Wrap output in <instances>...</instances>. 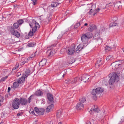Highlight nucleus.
<instances>
[{
  "instance_id": "cd10ccee",
  "label": "nucleus",
  "mask_w": 124,
  "mask_h": 124,
  "mask_svg": "<svg viewBox=\"0 0 124 124\" xmlns=\"http://www.w3.org/2000/svg\"><path fill=\"white\" fill-rule=\"evenodd\" d=\"M85 34L88 39L92 38L93 37L92 33L89 32H87Z\"/></svg>"
},
{
  "instance_id": "423d86ee",
  "label": "nucleus",
  "mask_w": 124,
  "mask_h": 124,
  "mask_svg": "<svg viewBox=\"0 0 124 124\" xmlns=\"http://www.w3.org/2000/svg\"><path fill=\"white\" fill-rule=\"evenodd\" d=\"M75 46L74 45H72L69 48L68 50V54L70 55H72L74 53Z\"/></svg>"
},
{
  "instance_id": "a878e982",
  "label": "nucleus",
  "mask_w": 124,
  "mask_h": 124,
  "mask_svg": "<svg viewBox=\"0 0 124 124\" xmlns=\"http://www.w3.org/2000/svg\"><path fill=\"white\" fill-rule=\"evenodd\" d=\"M106 60L108 61H113L114 58L112 55H109L107 56L106 58Z\"/></svg>"
},
{
  "instance_id": "6e6d98bb",
  "label": "nucleus",
  "mask_w": 124,
  "mask_h": 124,
  "mask_svg": "<svg viewBox=\"0 0 124 124\" xmlns=\"http://www.w3.org/2000/svg\"><path fill=\"white\" fill-rule=\"evenodd\" d=\"M95 122L96 121H95V120L93 119H92L91 121V122H93V124H95Z\"/></svg>"
},
{
  "instance_id": "f03ea898",
  "label": "nucleus",
  "mask_w": 124,
  "mask_h": 124,
  "mask_svg": "<svg viewBox=\"0 0 124 124\" xmlns=\"http://www.w3.org/2000/svg\"><path fill=\"white\" fill-rule=\"evenodd\" d=\"M104 89L101 87L97 88L95 89H93L91 92V94L95 98L99 97L100 94L103 92Z\"/></svg>"
},
{
  "instance_id": "13d9d810",
  "label": "nucleus",
  "mask_w": 124,
  "mask_h": 124,
  "mask_svg": "<svg viewBox=\"0 0 124 124\" xmlns=\"http://www.w3.org/2000/svg\"><path fill=\"white\" fill-rule=\"evenodd\" d=\"M22 113L20 112L18 113L17 114V115L18 116H21L22 115Z\"/></svg>"
},
{
  "instance_id": "6ab92c4d",
  "label": "nucleus",
  "mask_w": 124,
  "mask_h": 124,
  "mask_svg": "<svg viewBox=\"0 0 124 124\" xmlns=\"http://www.w3.org/2000/svg\"><path fill=\"white\" fill-rule=\"evenodd\" d=\"M84 48L83 46L81 44H79L77 47L76 49V52L78 53Z\"/></svg>"
},
{
  "instance_id": "49530a36",
  "label": "nucleus",
  "mask_w": 124,
  "mask_h": 124,
  "mask_svg": "<svg viewBox=\"0 0 124 124\" xmlns=\"http://www.w3.org/2000/svg\"><path fill=\"white\" fill-rule=\"evenodd\" d=\"M18 22V24L19 25L21 24H22L23 22V20L22 19H20L19 20H18L17 21Z\"/></svg>"
},
{
  "instance_id": "37998d69",
  "label": "nucleus",
  "mask_w": 124,
  "mask_h": 124,
  "mask_svg": "<svg viewBox=\"0 0 124 124\" xmlns=\"http://www.w3.org/2000/svg\"><path fill=\"white\" fill-rule=\"evenodd\" d=\"M97 41L98 42V43L100 44L102 43V41L101 39L100 38H98L97 40Z\"/></svg>"
},
{
  "instance_id": "603ef678",
  "label": "nucleus",
  "mask_w": 124,
  "mask_h": 124,
  "mask_svg": "<svg viewBox=\"0 0 124 124\" xmlns=\"http://www.w3.org/2000/svg\"><path fill=\"white\" fill-rule=\"evenodd\" d=\"M4 99L3 97L2 96H0V101H1L2 102L3 101Z\"/></svg>"
},
{
  "instance_id": "052dcab7",
  "label": "nucleus",
  "mask_w": 124,
  "mask_h": 124,
  "mask_svg": "<svg viewBox=\"0 0 124 124\" xmlns=\"http://www.w3.org/2000/svg\"><path fill=\"white\" fill-rule=\"evenodd\" d=\"M9 94H6V95H5V98H7L8 96H9Z\"/></svg>"
},
{
  "instance_id": "0e129e2a",
  "label": "nucleus",
  "mask_w": 124,
  "mask_h": 124,
  "mask_svg": "<svg viewBox=\"0 0 124 124\" xmlns=\"http://www.w3.org/2000/svg\"><path fill=\"white\" fill-rule=\"evenodd\" d=\"M62 2H60V1H59L57 3V4L58 5L59 4L61 3Z\"/></svg>"
},
{
  "instance_id": "c03bdc74",
  "label": "nucleus",
  "mask_w": 124,
  "mask_h": 124,
  "mask_svg": "<svg viewBox=\"0 0 124 124\" xmlns=\"http://www.w3.org/2000/svg\"><path fill=\"white\" fill-rule=\"evenodd\" d=\"M76 59H72L70 61L69 63L70 64H72L73 63H74L76 61Z\"/></svg>"
},
{
  "instance_id": "4c0bfd02",
  "label": "nucleus",
  "mask_w": 124,
  "mask_h": 124,
  "mask_svg": "<svg viewBox=\"0 0 124 124\" xmlns=\"http://www.w3.org/2000/svg\"><path fill=\"white\" fill-rule=\"evenodd\" d=\"M112 49V47H109L108 46H106L105 47V50L106 51H108L111 50Z\"/></svg>"
},
{
  "instance_id": "4d7b16f0",
  "label": "nucleus",
  "mask_w": 124,
  "mask_h": 124,
  "mask_svg": "<svg viewBox=\"0 0 124 124\" xmlns=\"http://www.w3.org/2000/svg\"><path fill=\"white\" fill-rule=\"evenodd\" d=\"M31 96H30V97L29 98H28V100H28V102H29V103H30V102L31 101V100H31Z\"/></svg>"
},
{
  "instance_id": "338daca9",
  "label": "nucleus",
  "mask_w": 124,
  "mask_h": 124,
  "mask_svg": "<svg viewBox=\"0 0 124 124\" xmlns=\"http://www.w3.org/2000/svg\"><path fill=\"white\" fill-rule=\"evenodd\" d=\"M87 25H88V24L86 23H85L84 25V26H87Z\"/></svg>"
},
{
  "instance_id": "09e8293b",
  "label": "nucleus",
  "mask_w": 124,
  "mask_h": 124,
  "mask_svg": "<svg viewBox=\"0 0 124 124\" xmlns=\"http://www.w3.org/2000/svg\"><path fill=\"white\" fill-rule=\"evenodd\" d=\"M111 4H110V3L109 4H107L106 5V6H105V8H107L108 7L110 8L112 6H111Z\"/></svg>"
},
{
  "instance_id": "e2e57ef3",
  "label": "nucleus",
  "mask_w": 124,
  "mask_h": 124,
  "mask_svg": "<svg viewBox=\"0 0 124 124\" xmlns=\"http://www.w3.org/2000/svg\"><path fill=\"white\" fill-rule=\"evenodd\" d=\"M11 88L10 87H8V92H9Z\"/></svg>"
},
{
  "instance_id": "9b49d317",
  "label": "nucleus",
  "mask_w": 124,
  "mask_h": 124,
  "mask_svg": "<svg viewBox=\"0 0 124 124\" xmlns=\"http://www.w3.org/2000/svg\"><path fill=\"white\" fill-rule=\"evenodd\" d=\"M89 79V76L87 75H83L80 78H79L80 80L81 81L84 82L86 81Z\"/></svg>"
},
{
  "instance_id": "412c9836",
  "label": "nucleus",
  "mask_w": 124,
  "mask_h": 124,
  "mask_svg": "<svg viewBox=\"0 0 124 124\" xmlns=\"http://www.w3.org/2000/svg\"><path fill=\"white\" fill-rule=\"evenodd\" d=\"M46 62V60L45 59H43L39 62V66L42 67L45 65Z\"/></svg>"
},
{
  "instance_id": "1a4fd4ad",
  "label": "nucleus",
  "mask_w": 124,
  "mask_h": 124,
  "mask_svg": "<svg viewBox=\"0 0 124 124\" xmlns=\"http://www.w3.org/2000/svg\"><path fill=\"white\" fill-rule=\"evenodd\" d=\"M110 4H111V6H113L114 5V7L116 8H118L121 5V2L120 1H118L115 3L112 2H110Z\"/></svg>"
},
{
  "instance_id": "b1692460",
  "label": "nucleus",
  "mask_w": 124,
  "mask_h": 124,
  "mask_svg": "<svg viewBox=\"0 0 124 124\" xmlns=\"http://www.w3.org/2000/svg\"><path fill=\"white\" fill-rule=\"evenodd\" d=\"M45 109L43 108H39L38 113L39 115H42L44 114Z\"/></svg>"
},
{
  "instance_id": "79ce46f5",
  "label": "nucleus",
  "mask_w": 124,
  "mask_h": 124,
  "mask_svg": "<svg viewBox=\"0 0 124 124\" xmlns=\"http://www.w3.org/2000/svg\"><path fill=\"white\" fill-rule=\"evenodd\" d=\"M81 22L77 23L74 26V28H77L80 25H81Z\"/></svg>"
},
{
  "instance_id": "0eeeda50",
  "label": "nucleus",
  "mask_w": 124,
  "mask_h": 124,
  "mask_svg": "<svg viewBox=\"0 0 124 124\" xmlns=\"http://www.w3.org/2000/svg\"><path fill=\"white\" fill-rule=\"evenodd\" d=\"M19 101L20 104L22 105H27L28 102L27 100L24 98H20L19 99Z\"/></svg>"
},
{
  "instance_id": "ddd939ff",
  "label": "nucleus",
  "mask_w": 124,
  "mask_h": 124,
  "mask_svg": "<svg viewBox=\"0 0 124 124\" xmlns=\"http://www.w3.org/2000/svg\"><path fill=\"white\" fill-rule=\"evenodd\" d=\"M76 106L77 109L78 110L82 109L84 108V104L80 102L78 103L76 105Z\"/></svg>"
},
{
  "instance_id": "a211bd4d",
  "label": "nucleus",
  "mask_w": 124,
  "mask_h": 124,
  "mask_svg": "<svg viewBox=\"0 0 124 124\" xmlns=\"http://www.w3.org/2000/svg\"><path fill=\"white\" fill-rule=\"evenodd\" d=\"M52 17V15L50 14L44 20V22L48 23H49Z\"/></svg>"
},
{
  "instance_id": "f257e3e1",
  "label": "nucleus",
  "mask_w": 124,
  "mask_h": 124,
  "mask_svg": "<svg viewBox=\"0 0 124 124\" xmlns=\"http://www.w3.org/2000/svg\"><path fill=\"white\" fill-rule=\"evenodd\" d=\"M109 77H110L109 81V83L110 85H112L115 82H117L119 80L118 76L115 73L113 72L111 73L109 75Z\"/></svg>"
},
{
  "instance_id": "3c124183",
  "label": "nucleus",
  "mask_w": 124,
  "mask_h": 124,
  "mask_svg": "<svg viewBox=\"0 0 124 124\" xmlns=\"http://www.w3.org/2000/svg\"><path fill=\"white\" fill-rule=\"evenodd\" d=\"M32 3L34 5H35L36 4L37 0H32Z\"/></svg>"
},
{
  "instance_id": "dca6fc26",
  "label": "nucleus",
  "mask_w": 124,
  "mask_h": 124,
  "mask_svg": "<svg viewBox=\"0 0 124 124\" xmlns=\"http://www.w3.org/2000/svg\"><path fill=\"white\" fill-rule=\"evenodd\" d=\"M47 96L48 100L50 101L51 102L53 100V96L52 94L50 93H48Z\"/></svg>"
},
{
  "instance_id": "bf43d9fd",
  "label": "nucleus",
  "mask_w": 124,
  "mask_h": 124,
  "mask_svg": "<svg viewBox=\"0 0 124 124\" xmlns=\"http://www.w3.org/2000/svg\"><path fill=\"white\" fill-rule=\"evenodd\" d=\"M86 124H92L91 122L89 121H88L86 122Z\"/></svg>"
},
{
  "instance_id": "58836bf2",
  "label": "nucleus",
  "mask_w": 124,
  "mask_h": 124,
  "mask_svg": "<svg viewBox=\"0 0 124 124\" xmlns=\"http://www.w3.org/2000/svg\"><path fill=\"white\" fill-rule=\"evenodd\" d=\"M100 10V9L99 8H98L97 9H96L95 10V11H94V12L93 13V16H94L95 15V14L96 13H97V12H99V11Z\"/></svg>"
},
{
  "instance_id": "c85d7f7f",
  "label": "nucleus",
  "mask_w": 124,
  "mask_h": 124,
  "mask_svg": "<svg viewBox=\"0 0 124 124\" xmlns=\"http://www.w3.org/2000/svg\"><path fill=\"white\" fill-rule=\"evenodd\" d=\"M19 84L18 83L17 81V82H14L13 84V86H12L11 87L13 88H17L19 86Z\"/></svg>"
},
{
  "instance_id": "a19ab883",
  "label": "nucleus",
  "mask_w": 124,
  "mask_h": 124,
  "mask_svg": "<svg viewBox=\"0 0 124 124\" xmlns=\"http://www.w3.org/2000/svg\"><path fill=\"white\" fill-rule=\"evenodd\" d=\"M57 2H54L52 3L51 5V7H56L57 5Z\"/></svg>"
},
{
  "instance_id": "8fccbe9b",
  "label": "nucleus",
  "mask_w": 124,
  "mask_h": 124,
  "mask_svg": "<svg viewBox=\"0 0 124 124\" xmlns=\"http://www.w3.org/2000/svg\"><path fill=\"white\" fill-rule=\"evenodd\" d=\"M93 10L92 9H91L90 11L88 12V13L89 14L91 15L92 13H93Z\"/></svg>"
},
{
  "instance_id": "de8ad7c7",
  "label": "nucleus",
  "mask_w": 124,
  "mask_h": 124,
  "mask_svg": "<svg viewBox=\"0 0 124 124\" xmlns=\"http://www.w3.org/2000/svg\"><path fill=\"white\" fill-rule=\"evenodd\" d=\"M34 111L35 112L37 113L38 114L39 112V108H38L36 107H35L34 108Z\"/></svg>"
},
{
  "instance_id": "4be33fe9",
  "label": "nucleus",
  "mask_w": 124,
  "mask_h": 124,
  "mask_svg": "<svg viewBox=\"0 0 124 124\" xmlns=\"http://www.w3.org/2000/svg\"><path fill=\"white\" fill-rule=\"evenodd\" d=\"M35 94L37 96H40L43 95V92L39 90L36 91Z\"/></svg>"
},
{
  "instance_id": "f8f14e48",
  "label": "nucleus",
  "mask_w": 124,
  "mask_h": 124,
  "mask_svg": "<svg viewBox=\"0 0 124 124\" xmlns=\"http://www.w3.org/2000/svg\"><path fill=\"white\" fill-rule=\"evenodd\" d=\"M123 62V60H119L117 61V63L116 64H114V62H113V63H112L111 64V65L112 66V69H115V68H114L113 67V66H114L115 65L117 67L118 66H119L120 65L121 63H122Z\"/></svg>"
},
{
  "instance_id": "864d4df0",
  "label": "nucleus",
  "mask_w": 124,
  "mask_h": 124,
  "mask_svg": "<svg viewBox=\"0 0 124 124\" xmlns=\"http://www.w3.org/2000/svg\"><path fill=\"white\" fill-rule=\"evenodd\" d=\"M101 61H102V60H97V63H100V64H99L98 65L99 66L100 65V62H101Z\"/></svg>"
},
{
  "instance_id": "ea45409f",
  "label": "nucleus",
  "mask_w": 124,
  "mask_h": 124,
  "mask_svg": "<svg viewBox=\"0 0 124 124\" xmlns=\"http://www.w3.org/2000/svg\"><path fill=\"white\" fill-rule=\"evenodd\" d=\"M36 52H35L34 54H32L30 56V58H28V59H30V58H32L33 57H34L36 55Z\"/></svg>"
},
{
  "instance_id": "680f3d73",
  "label": "nucleus",
  "mask_w": 124,
  "mask_h": 124,
  "mask_svg": "<svg viewBox=\"0 0 124 124\" xmlns=\"http://www.w3.org/2000/svg\"><path fill=\"white\" fill-rule=\"evenodd\" d=\"M25 63V62H22L21 63V65H23Z\"/></svg>"
},
{
  "instance_id": "9d476101",
  "label": "nucleus",
  "mask_w": 124,
  "mask_h": 124,
  "mask_svg": "<svg viewBox=\"0 0 124 124\" xmlns=\"http://www.w3.org/2000/svg\"><path fill=\"white\" fill-rule=\"evenodd\" d=\"M88 39L85 34H82L81 40L83 43H86L88 41Z\"/></svg>"
},
{
  "instance_id": "7ed1b4c3",
  "label": "nucleus",
  "mask_w": 124,
  "mask_h": 124,
  "mask_svg": "<svg viewBox=\"0 0 124 124\" xmlns=\"http://www.w3.org/2000/svg\"><path fill=\"white\" fill-rule=\"evenodd\" d=\"M29 24L31 27L32 28V31L33 32H36L37 29L39 28V24L33 20H31V22L29 23Z\"/></svg>"
},
{
  "instance_id": "774afa93",
  "label": "nucleus",
  "mask_w": 124,
  "mask_h": 124,
  "mask_svg": "<svg viewBox=\"0 0 124 124\" xmlns=\"http://www.w3.org/2000/svg\"><path fill=\"white\" fill-rule=\"evenodd\" d=\"M58 124H62V123L61 122H59Z\"/></svg>"
},
{
  "instance_id": "4468645a",
  "label": "nucleus",
  "mask_w": 124,
  "mask_h": 124,
  "mask_svg": "<svg viewBox=\"0 0 124 124\" xmlns=\"http://www.w3.org/2000/svg\"><path fill=\"white\" fill-rule=\"evenodd\" d=\"M90 111L91 112V113H90V114H92V112L98 113L99 112L100 110L97 106H94V108L91 109H90Z\"/></svg>"
},
{
  "instance_id": "72a5a7b5",
  "label": "nucleus",
  "mask_w": 124,
  "mask_h": 124,
  "mask_svg": "<svg viewBox=\"0 0 124 124\" xmlns=\"http://www.w3.org/2000/svg\"><path fill=\"white\" fill-rule=\"evenodd\" d=\"M12 26L14 29H17L19 27V24L18 23H15Z\"/></svg>"
},
{
  "instance_id": "aec40b11",
  "label": "nucleus",
  "mask_w": 124,
  "mask_h": 124,
  "mask_svg": "<svg viewBox=\"0 0 124 124\" xmlns=\"http://www.w3.org/2000/svg\"><path fill=\"white\" fill-rule=\"evenodd\" d=\"M30 72V70L28 69H27L25 71V72L24 73L23 76L25 78H27L29 75Z\"/></svg>"
},
{
  "instance_id": "2eb2a0df",
  "label": "nucleus",
  "mask_w": 124,
  "mask_h": 124,
  "mask_svg": "<svg viewBox=\"0 0 124 124\" xmlns=\"http://www.w3.org/2000/svg\"><path fill=\"white\" fill-rule=\"evenodd\" d=\"M96 28V26L94 25H90L88 29V30L90 32H92Z\"/></svg>"
},
{
  "instance_id": "5fc2aeb1",
  "label": "nucleus",
  "mask_w": 124,
  "mask_h": 124,
  "mask_svg": "<svg viewBox=\"0 0 124 124\" xmlns=\"http://www.w3.org/2000/svg\"><path fill=\"white\" fill-rule=\"evenodd\" d=\"M124 121V116H123L122 117L121 119V121H120L121 123L122 122H123Z\"/></svg>"
},
{
  "instance_id": "e433bc0d",
  "label": "nucleus",
  "mask_w": 124,
  "mask_h": 124,
  "mask_svg": "<svg viewBox=\"0 0 124 124\" xmlns=\"http://www.w3.org/2000/svg\"><path fill=\"white\" fill-rule=\"evenodd\" d=\"M35 32H33V31L31 30L28 33V35L29 36H32L34 35V33Z\"/></svg>"
},
{
  "instance_id": "a18cd8bd",
  "label": "nucleus",
  "mask_w": 124,
  "mask_h": 124,
  "mask_svg": "<svg viewBox=\"0 0 124 124\" xmlns=\"http://www.w3.org/2000/svg\"><path fill=\"white\" fill-rule=\"evenodd\" d=\"M8 77V76H6L5 77L2 78L0 80V82H2L4 81Z\"/></svg>"
},
{
  "instance_id": "5701e85b",
  "label": "nucleus",
  "mask_w": 124,
  "mask_h": 124,
  "mask_svg": "<svg viewBox=\"0 0 124 124\" xmlns=\"http://www.w3.org/2000/svg\"><path fill=\"white\" fill-rule=\"evenodd\" d=\"M56 117L58 118H60L61 116L62 110L60 109L57 111L56 114Z\"/></svg>"
},
{
  "instance_id": "393cba45",
  "label": "nucleus",
  "mask_w": 124,
  "mask_h": 124,
  "mask_svg": "<svg viewBox=\"0 0 124 124\" xmlns=\"http://www.w3.org/2000/svg\"><path fill=\"white\" fill-rule=\"evenodd\" d=\"M53 105L52 104L48 106L46 108V112H49L51 111V110L53 108Z\"/></svg>"
},
{
  "instance_id": "c9c22d12",
  "label": "nucleus",
  "mask_w": 124,
  "mask_h": 124,
  "mask_svg": "<svg viewBox=\"0 0 124 124\" xmlns=\"http://www.w3.org/2000/svg\"><path fill=\"white\" fill-rule=\"evenodd\" d=\"M117 24L116 23L112 22L110 23L109 25V27L110 28L113 26H116Z\"/></svg>"
},
{
  "instance_id": "69168bd1",
  "label": "nucleus",
  "mask_w": 124,
  "mask_h": 124,
  "mask_svg": "<svg viewBox=\"0 0 124 124\" xmlns=\"http://www.w3.org/2000/svg\"><path fill=\"white\" fill-rule=\"evenodd\" d=\"M33 111H32L31 112V113H32V114L33 115H34L35 114V113L33 111Z\"/></svg>"
},
{
  "instance_id": "7c9ffc66",
  "label": "nucleus",
  "mask_w": 124,
  "mask_h": 124,
  "mask_svg": "<svg viewBox=\"0 0 124 124\" xmlns=\"http://www.w3.org/2000/svg\"><path fill=\"white\" fill-rule=\"evenodd\" d=\"M86 98L85 97H82L79 100L81 103H83L86 101Z\"/></svg>"
},
{
  "instance_id": "2f4dec72",
  "label": "nucleus",
  "mask_w": 124,
  "mask_h": 124,
  "mask_svg": "<svg viewBox=\"0 0 124 124\" xmlns=\"http://www.w3.org/2000/svg\"><path fill=\"white\" fill-rule=\"evenodd\" d=\"M18 66L19 65L16 64L15 67L13 68L12 70V71H13L14 72H15L16 71H17V70L18 69Z\"/></svg>"
},
{
  "instance_id": "c756f323",
  "label": "nucleus",
  "mask_w": 124,
  "mask_h": 124,
  "mask_svg": "<svg viewBox=\"0 0 124 124\" xmlns=\"http://www.w3.org/2000/svg\"><path fill=\"white\" fill-rule=\"evenodd\" d=\"M47 52L49 53L48 56L51 57L53 55L54 53H55V52L54 50H52L51 51V50H48Z\"/></svg>"
},
{
  "instance_id": "f3484780",
  "label": "nucleus",
  "mask_w": 124,
  "mask_h": 124,
  "mask_svg": "<svg viewBox=\"0 0 124 124\" xmlns=\"http://www.w3.org/2000/svg\"><path fill=\"white\" fill-rule=\"evenodd\" d=\"M25 78L23 76L21 78H20L17 80V82L19 84H21L23 83L25 81Z\"/></svg>"
},
{
  "instance_id": "f704fd0d",
  "label": "nucleus",
  "mask_w": 124,
  "mask_h": 124,
  "mask_svg": "<svg viewBox=\"0 0 124 124\" xmlns=\"http://www.w3.org/2000/svg\"><path fill=\"white\" fill-rule=\"evenodd\" d=\"M36 45V43L34 42L30 43L28 44V46L29 47H33Z\"/></svg>"
},
{
  "instance_id": "6e6552de",
  "label": "nucleus",
  "mask_w": 124,
  "mask_h": 124,
  "mask_svg": "<svg viewBox=\"0 0 124 124\" xmlns=\"http://www.w3.org/2000/svg\"><path fill=\"white\" fill-rule=\"evenodd\" d=\"M79 79L80 80L79 78L78 77H76L72 80L69 79H68V81L66 80L65 82V83H67L68 84L70 83L72 84H73L77 82Z\"/></svg>"
},
{
  "instance_id": "473e14b6",
  "label": "nucleus",
  "mask_w": 124,
  "mask_h": 124,
  "mask_svg": "<svg viewBox=\"0 0 124 124\" xmlns=\"http://www.w3.org/2000/svg\"><path fill=\"white\" fill-rule=\"evenodd\" d=\"M108 81L106 79H104L103 80L102 82V84L104 85H107L108 84Z\"/></svg>"
},
{
  "instance_id": "39448f33",
  "label": "nucleus",
  "mask_w": 124,
  "mask_h": 124,
  "mask_svg": "<svg viewBox=\"0 0 124 124\" xmlns=\"http://www.w3.org/2000/svg\"><path fill=\"white\" fill-rule=\"evenodd\" d=\"M19 99L18 98L15 99L13 100L12 103V106L15 109H17L19 108L20 105Z\"/></svg>"
},
{
  "instance_id": "20e7f679",
  "label": "nucleus",
  "mask_w": 124,
  "mask_h": 124,
  "mask_svg": "<svg viewBox=\"0 0 124 124\" xmlns=\"http://www.w3.org/2000/svg\"><path fill=\"white\" fill-rule=\"evenodd\" d=\"M8 29L12 35L15 36L17 38H19L20 37V33L18 31L15 30L12 26H9Z\"/></svg>"
},
{
  "instance_id": "bb28decb",
  "label": "nucleus",
  "mask_w": 124,
  "mask_h": 124,
  "mask_svg": "<svg viewBox=\"0 0 124 124\" xmlns=\"http://www.w3.org/2000/svg\"><path fill=\"white\" fill-rule=\"evenodd\" d=\"M96 117L99 120H101V121L103 118L102 114H101L100 113L97 114V116H96Z\"/></svg>"
}]
</instances>
